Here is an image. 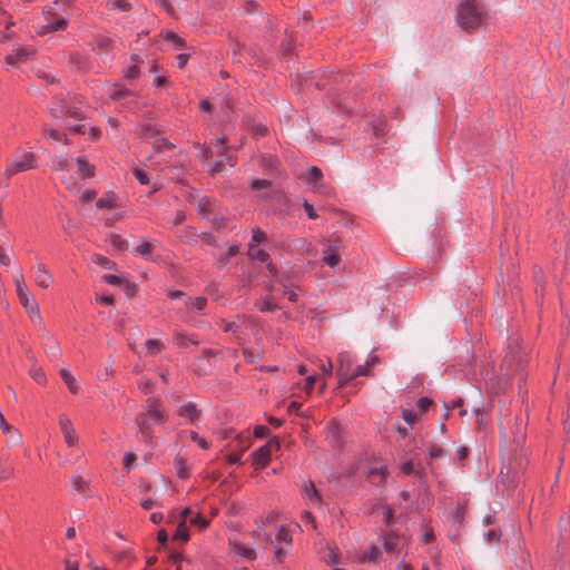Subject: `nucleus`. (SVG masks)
Listing matches in <instances>:
<instances>
[{
    "label": "nucleus",
    "instance_id": "a18cd8bd",
    "mask_svg": "<svg viewBox=\"0 0 570 570\" xmlns=\"http://www.w3.org/2000/svg\"><path fill=\"white\" fill-rule=\"evenodd\" d=\"M235 442V449L239 450L240 453L245 452L252 444L249 438H243L242 435H237Z\"/></svg>",
    "mask_w": 570,
    "mask_h": 570
},
{
    "label": "nucleus",
    "instance_id": "aec40b11",
    "mask_svg": "<svg viewBox=\"0 0 570 570\" xmlns=\"http://www.w3.org/2000/svg\"><path fill=\"white\" fill-rule=\"evenodd\" d=\"M197 209L202 216L210 218V216L214 215L215 202L205 197L200 198L197 204Z\"/></svg>",
    "mask_w": 570,
    "mask_h": 570
},
{
    "label": "nucleus",
    "instance_id": "69168bd1",
    "mask_svg": "<svg viewBox=\"0 0 570 570\" xmlns=\"http://www.w3.org/2000/svg\"><path fill=\"white\" fill-rule=\"evenodd\" d=\"M0 264L6 267L10 265V255L2 247H0Z\"/></svg>",
    "mask_w": 570,
    "mask_h": 570
},
{
    "label": "nucleus",
    "instance_id": "3c124183",
    "mask_svg": "<svg viewBox=\"0 0 570 570\" xmlns=\"http://www.w3.org/2000/svg\"><path fill=\"white\" fill-rule=\"evenodd\" d=\"M403 419L407 424L412 425L417 420V413L414 410H403Z\"/></svg>",
    "mask_w": 570,
    "mask_h": 570
},
{
    "label": "nucleus",
    "instance_id": "37998d69",
    "mask_svg": "<svg viewBox=\"0 0 570 570\" xmlns=\"http://www.w3.org/2000/svg\"><path fill=\"white\" fill-rule=\"evenodd\" d=\"M145 346H146L148 353L154 355V354H157L158 352H160L163 344L158 340H148L145 343Z\"/></svg>",
    "mask_w": 570,
    "mask_h": 570
},
{
    "label": "nucleus",
    "instance_id": "4d7b16f0",
    "mask_svg": "<svg viewBox=\"0 0 570 570\" xmlns=\"http://www.w3.org/2000/svg\"><path fill=\"white\" fill-rule=\"evenodd\" d=\"M271 183L266 179H255L252 181V188L254 190H259L264 188H268Z\"/></svg>",
    "mask_w": 570,
    "mask_h": 570
},
{
    "label": "nucleus",
    "instance_id": "58836bf2",
    "mask_svg": "<svg viewBox=\"0 0 570 570\" xmlns=\"http://www.w3.org/2000/svg\"><path fill=\"white\" fill-rule=\"evenodd\" d=\"M92 262L104 268H108V269H111L114 268L115 264L111 263L106 256H102V255H94L92 256Z\"/></svg>",
    "mask_w": 570,
    "mask_h": 570
},
{
    "label": "nucleus",
    "instance_id": "bf43d9fd",
    "mask_svg": "<svg viewBox=\"0 0 570 570\" xmlns=\"http://www.w3.org/2000/svg\"><path fill=\"white\" fill-rule=\"evenodd\" d=\"M485 538H487V541L492 543V542H499V539H500V533L495 530V529H490L487 533H485Z\"/></svg>",
    "mask_w": 570,
    "mask_h": 570
},
{
    "label": "nucleus",
    "instance_id": "ea45409f",
    "mask_svg": "<svg viewBox=\"0 0 570 570\" xmlns=\"http://www.w3.org/2000/svg\"><path fill=\"white\" fill-rule=\"evenodd\" d=\"M83 458V454L82 453H79V454H76V455H67L65 458H58L59 460V465L61 466H66V465H70V464H75L76 462H78L79 460H81Z\"/></svg>",
    "mask_w": 570,
    "mask_h": 570
},
{
    "label": "nucleus",
    "instance_id": "f257e3e1",
    "mask_svg": "<svg viewBox=\"0 0 570 570\" xmlns=\"http://www.w3.org/2000/svg\"><path fill=\"white\" fill-rule=\"evenodd\" d=\"M485 14V9L480 2L465 0L459 6L456 21L462 29L471 31L482 24Z\"/></svg>",
    "mask_w": 570,
    "mask_h": 570
},
{
    "label": "nucleus",
    "instance_id": "49530a36",
    "mask_svg": "<svg viewBox=\"0 0 570 570\" xmlns=\"http://www.w3.org/2000/svg\"><path fill=\"white\" fill-rule=\"evenodd\" d=\"M189 522L196 527H198L199 529H206L209 524L208 520H206L205 518H203V515L200 513H197L196 515L191 517L189 519Z\"/></svg>",
    "mask_w": 570,
    "mask_h": 570
},
{
    "label": "nucleus",
    "instance_id": "5fc2aeb1",
    "mask_svg": "<svg viewBox=\"0 0 570 570\" xmlns=\"http://www.w3.org/2000/svg\"><path fill=\"white\" fill-rule=\"evenodd\" d=\"M207 304V299L203 296L196 297L191 301V306L196 311H202Z\"/></svg>",
    "mask_w": 570,
    "mask_h": 570
},
{
    "label": "nucleus",
    "instance_id": "412c9836",
    "mask_svg": "<svg viewBox=\"0 0 570 570\" xmlns=\"http://www.w3.org/2000/svg\"><path fill=\"white\" fill-rule=\"evenodd\" d=\"M106 6L110 11L119 13L129 12L131 9V4L128 0H107Z\"/></svg>",
    "mask_w": 570,
    "mask_h": 570
},
{
    "label": "nucleus",
    "instance_id": "e433bc0d",
    "mask_svg": "<svg viewBox=\"0 0 570 570\" xmlns=\"http://www.w3.org/2000/svg\"><path fill=\"white\" fill-rule=\"evenodd\" d=\"M70 167L69 160L65 157H59L52 163V168L56 171H67Z\"/></svg>",
    "mask_w": 570,
    "mask_h": 570
},
{
    "label": "nucleus",
    "instance_id": "7c9ffc66",
    "mask_svg": "<svg viewBox=\"0 0 570 570\" xmlns=\"http://www.w3.org/2000/svg\"><path fill=\"white\" fill-rule=\"evenodd\" d=\"M174 539L181 542H186L189 539V531L185 521L179 522L177 525Z\"/></svg>",
    "mask_w": 570,
    "mask_h": 570
},
{
    "label": "nucleus",
    "instance_id": "a878e982",
    "mask_svg": "<svg viewBox=\"0 0 570 570\" xmlns=\"http://www.w3.org/2000/svg\"><path fill=\"white\" fill-rule=\"evenodd\" d=\"M225 138H217L213 140L212 147L206 148L203 153L205 159L213 157L214 155H220L224 149Z\"/></svg>",
    "mask_w": 570,
    "mask_h": 570
},
{
    "label": "nucleus",
    "instance_id": "680f3d73",
    "mask_svg": "<svg viewBox=\"0 0 570 570\" xmlns=\"http://www.w3.org/2000/svg\"><path fill=\"white\" fill-rule=\"evenodd\" d=\"M139 75V70H138V67L136 65L134 66H130L129 68L126 69L125 71V77L127 79H132V78H136L138 77Z\"/></svg>",
    "mask_w": 570,
    "mask_h": 570
},
{
    "label": "nucleus",
    "instance_id": "338daca9",
    "mask_svg": "<svg viewBox=\"0 0 570 570\" xmlns=\"http://www.w3.org/2000/svg\"><path fill=\"white\" fill-rule=\"evenodd\" d=\"M268 433V429L266 426H263V425H257L255 429H254V435L256 438H264L266 436Z\"/></svg>",
    "mask_w": 570,
    "mask_h": 570
},
{
    "label": "nucleus",
    "instance_id": "c9c22d12",
    "mask_svg": "<svg viewBox=\"0 0 570 570\" xmlns=\"http://www.w3.org/2000/svg\"><path fill=\"white\" fill-rule=\"evenodd\" d=\"M266 240H267V235L262 229H259V228L253 229V236H252L249 244H254L255 246H257L258 244L264 243Z\"/></svg>",
    "mask_w": 570,
    "mask_h": 570
},
{
    "label": "nucleus",
    "instance_id": "423d86ee",
    "mask_svg": "<svg viewBox=\"0 0 570 570\" xmlns=\"http://www.w3.org/2000/svg\"><path fill=\"white\" fill-rule=\"evenodd\" d=\"M59 428L63 435L65 443L68 448H75L79 443V436L75 431L71 420L66 415L59 416Z\"/></svg>",
    "mask_w": 570,
    "mask_h": 570
},
{
    "label": "nucleus",
    "instance_id": "393cba45",
    "mask_svg": "<svg viewBox=\"0 0 570 570\" xmlns=\"http://www.w3.org/2000/svg\"><path fill=\"white\" fill-rule=\"evenodd\" d=\"M232 550L233 552H235L236 554H239L242 557H244L245 559L247 560H254L256 558V553L255 551L243 544V543H239V542H235L232 544Z\"/></svg>",
    "mask_w": 570,
    "mask_h": 570
},
{
    "label": "nucleus",
    "instance_id": "2eb2a0df",
    "mask_svg": "<svg viewBox=\"0 0 570 570\" xmlns=\"http://www.w3.org/2000/svg\"><path fill=\"white\" fill-rule=\"evenodd\" d=\"M307 183L314 191H321L322 184V170L318 167H311L307 174Z\"/></svg>",
    "mask_w": 570,
    "mask_h": 570
},
{
    "label": "nucleus",
    "instance_id": "774afa93",
    "mask_svg": "<svg viewBox=\"0 0 570 570\" xmlns=\"http://www.w3.org/2000/svg\"><path fill=\"white\" fill-rule=\"evenodd\" d=\"M321 370L324 373V375L331 376L333 371V363L331 360H327L326 363L321 365Z\"/></svg>",
    "mask_w": 570,
    "mask_h": 570
},
{
    "label": "nucleus",
    "instance_id": "4be33fe9",
    "mask_svg": "<svg viewBox=\"0 0 570 570\" xmlns=\"http://www.w3.org/2000/svg\"><path fill=\"white\" fill-rule=\"evenodd\" d=\"M323 262L331 267H335L340 263V255L331 244L325 245Z\"/></svg>",
    "mask_w": 570,
    "mask_h": 570
},
{
    "label": "nucleus",
    "instance_id": "bb28decb",
    "mask_svg": "<svg viewBox=\"0 0 570 570\" xmlns=\"http://www.w3.org/2000/svg\"><path fill=\"white\" fill-rule=\"evenodd\" d=\"M70 484L80 494H85L89 490V483L78 474H73L70 478Z\"/></svg>",
    "mask_w": 570,
    "mask_h": 570
},
{
    "label": "nucleus",
    "instance_id": "1a4fd4ad",
    "mask_svg": "<svg viewBox=\"0 0 570 570\" xmlns=\"http://www.w3.org/2000/svg\"><path fill=\"white\" fill-rule=\"evenodd\" d=\"M35 283L41 288H48L52 284L53 277L47 266L42 262L38 261L35 266Z\"/></svg>",
    "mask_w": 570,
    "mask_h": 570
},
{
    "label": "nucleus",
    "instance_id": "473e14b6",
    "mask_svg": "<svg viewBox=\"0 0 570 570\" xmlns=\"http://www.w3.org/2000/svg\"><path fill=\"white\" fill-rule=\"evenodd\" d=\"M3 433L6 434L7 436V441L11 444V445H16V444H19L20 441H21V435L20 433L12 426L10 425V430H2Z\"/></svg>",
    "mask_w": 570,
    "mask_h": 570
},
{
    "label": "nucleus",
    "instance_id": "8fccbe9b",
    "mask_svg": "<svg viewBox=\"0 0 570 570\" xmlns=\"http://www.w3.org/2000/svg\"><path fill=\"white\" fill-rule=\"evenodd\" d=\"M189 436L191 441H194L203 450L209 449V443L204 438L199 436L196 432L190 431Z\"/></svg>",
    "mask_w": 570,
    "mask_h": 570
},
{
    "label": "nucleus",
    "instance_id": "72a5a7b5",
    "mask_svg": "<svg viewBox=\"0 0 570 570\" xmlns=\"http://www.w3.org/2000/svg\"><path fill=\"white\" fill-rule=\"evenodd\" d=\"M97 208L104 209V208H112L115 206V197L114 195H105L101 198L98 199L96 203Z\"/></svg>",
    "mask_w": 570,
    "mask_h": 570
},
{
    "label": "nucleus",
    "instance_id": "13d9d810",
    "mask_svg": "<svg viewBox=\"0 0 570 570\" xmlns=\"http://www.w3.org/2000/svg\"><path fill=\"white\" fill-rule=\"evenodd\" d=\"M49 23L52 26V31L63 30L67 27V21L63 18H57L55 21Z\"/></svg>",
    "mask_w": 570,
    "mask_h": 570
},
{
    "label": "nucleus",
    "instance_id": "c756f323",
    "mask_svg": "<svg viewBox=\"0 0 570 570\" xmlns=\"http://www.w3.org/2000/svg\"><path fill=\"white\" fill-rule=\"evenodd\" d=\"M13 283H14V287H16V292H17L18 296L29 293V289L24 283V277L20 271L14 273Z\"/></svg>",
    "mask_w": 570,
    "mask_h": 570
},
{
    "label": "nucleus",
    "instance_id": "de8ad7c7",
    "mask_svg": "<svg viewBox=\"0 0 570 570\" xmlns=\"http://www.w3.org/2000/svg\"><path fill=\"white\" fill-rule=\"evenodd\" d=\"M151 250L153 244L150 242H144L142 244L138 245L135 249V252L142 257L149 255Z\"/></svg>",
    "mask_w": 570,
    "mask_h": 570
},
{
    "label": "nucleus",
    "instance_id": "20e7f679",
    "mask_svg": "<svg viewBox=\"0 0 570 570\" xmlns=\"http://www.w3.org/2000/svg\"><path fill=\"white\" fill-rule=\"evenodd\" d=\"M354 358L347 352H341L337 355V370L336 375L338 377V387L344 386L346 383L355 379L354 374Z\"/></svg>",
    "mask_w": 570,
    "mask_h": 570
},
{
    "label": "nucleus",
    "instance_id": "6e6d98bb",
    "mask_svg": "<svg viewBox=\"0 0 570 570\" xmlns=\"http://www.w3.org/2000/svg\"><path fill=\"white\" fill-rule=\"evenodd\" d=\"M45 132L49 136L50 139H52L55 141L62 140V138L65 137V134L60 132L57 129L49 128V129H46Z\"/></svg>",
    "mask_w": 570,
    "mask_h": 570
},
{
    "label": "nucleus",
    "instance_id": "b1692460",
    "mask_svg": "<svg viewBox=\"0 0 570 570\" xmlns=\"http://www.w3.org/2000/svg\"><path fill=\"white\" fill-rule=\"evenodd\" d=\"M380 556V550L376 546H370L368 549L364 552H361L357 556V561L363 562H376Z\"/></svg>",
    "mask_w": 570,
    "mask_h": 570
},
{
    "label": "nucleus",
    "instance_id": "09e8293b",
    "mask_svg": "<svg viewBox=\"0 0 570 570\" xmlns=\"http://www.w3.org/2000/svg\"><path fill=\"white\" fill-rule=\"evenodd\" d=\"M134 176L139 181L140 185H148L149 184V177L147 173L138 167L134 168L132 170Z\"/></svg>",
    "mask_w": 570,
    "mask_h": 570
},
{
    "label": "nucleus",
    "instance_id": "c03bdc74",
    "mask_svg": "<svg viewBox=\"0 0 570 570\" xmlns=\"http://www.w3.org/2000/svg\"><path fill=\"white\" fill-rule=\"evenodd\" d=\"M165 40L170 42L176 49L183 48L184 41L174 32H166Z\"/></svg>",
    "mask_w": 570,
    "mask_h": 570
},
{
    "label": "nucleus",
    "instance_id": "39448f33",
    "mask_svg": "<svg viewBox=\"0 0 570 570\" xmlns=\"http://www.w3.org/2000/svg\"><path fill=\"white\" fill-rule=\"evenodd\" d=\"M279 440L276 436L269 439V441L253 452V464L255 469H264L271 461L272 453L279 449Z\"/></svg>",
    "mask_w": 570,
    "mask_h": 570
},
{
    "label": "nucleus",
    "instance_id": "cd10ccee",
    "mask_svg": "<svg viewBox=\"0 0 570 570\" xmlns=\"http://www.w3.org/2000/svg\"><path fill=\"white\" fill-rule=\"evenodd\" d=\"M377 362L376 356H371L366 360L365 364L363 365H356L354 370L355 377L357 376H368L370 375V368Z\"/></svg>",
    "mask_w": 570,
    "mask_h": 570
},
{
    "label": "nucleus",
    "instance_id": "4468645a",
    "mask_svg": "<svg viewBox=\"0 0 570 570\" xmlns=\"http://www.w3.org/2000/svg\"><path fill=\"white\" fill-rule=\"evenodd\" d=\"M59 112L75 119H81L83 117L82 111L78 107H72L65 101L61 102L60 110L55 108L51 109L53 117H59Z\"/></svg>",
    "mask_w": 570,
    "mask_h": 570
},
{
    "label": "nucleus",
    "instance_id": "dca6fc26",
    "mask_svg": "<svg viewBox=\"0 0 570 570\" xmlns=\"http://www.w3.org/2000/svg\"><path fill=\"white\" fill-rule=\"evenodd\" d=\"M338 556H340L338 548L334 544L327 543L325 556L323 557V559L325 560V562H327L328 564H331L333 567V570H345L344 568L338 567L336 564L337 560H338Z\"/></svg>",
    "mask_w": 570,
    "mask_h": 570
},
{
    "label": "nucleus",
    "instance_id": "7ed1b4c3",
    "mask_svg": "<svg viewBox=\"0 0 570 570\" xmlns=\"http://www.w3.org/2000/svg\"><path fill=\"white\" fill-rule=\"evenodd\" d=\"M36 167V158L31 151L17 150L12 158L8 161L4 176L10 178L19 173L32 169Z\"/></svg>",
    "mask_w": 570,
    "mask_h": 570
},
{
    "label": "nucleus",
    "instance_id": "2f4dec72",
    "mask_svg": "<svg viewBox=\"0 0 570 570\" xmlns=\"http://www.w3.org/2000/svg\"><path fill=\"white\" fill-rule=\"evenodd\" d=\"M176 473L179 478L186 479L189 475V470L186 461L183 458H176L174 461Z\"/></svg>",
    "mask_w": 570,
    "mask_h": 570
},
{
    "label": "nucleus",
    "instance_id": "f704fd0d",
    "mask_svg": "<svg viewBox=\"0 0 570 570\" xmlns=\"http://www.w3.org/2000/svg\"><path fill=\"white\" fill-rule=\"evenodd\" d=\"M257 306L261 312H272L277 307V305L272 301L271 296L264 297L261 303H257Z\"/></svg>",
    "mask_w": 570,
    "mask_h": 570
},
{
    "label": "nucleus",
    "instance_id": "a19ab883",
    "mask_svg": "<svg viewBox=\"0 0 570 570\" xmlns=\"http://www.w3.org/2000/svg\"><path fill=\"white\" fill-rule=\"evenodd\" d=\"M131 92L126 89V88H122V87H116L111 92H110V99L112 100H121L126 97H128Z\"/></svg>",
    "mask_w": 570,
    "mask_h": 570
},
{
    "label": "nucleus",
    "instance_id": "c85d7f7f",
    "mask_svg": "<svg viewBox=\"0 0 570 570\" xmlns=\"http://www.w3.org/2000/svg\"><path fill=\"white\" fill-rule=\"evenodd\" d=\"M59 373H60L61 379L63 380V382L68 386L69 391L71 393H77L78 392V385L76 383V379L71 375V373L68 370H66V368H61Z\"/></svg>",
    "mask_w": 570,
    "mask_h": 570
},
{
    "label": "nucleus",
    "instance_id": "a211bd4d",
    "mask_svg": "<svg viewBox=\"0 0 570 570\" xmlns=\"http://www.w3.org/2000/svg\"><path fill=\"white\" fill-rule=\"evenodd\" d=\"M293 249L297 250L302 255L315 256L316 249L305 239L296 238L293 240Z\"/></svg>",
    "mask_w": 570,
    "mask_h": 570
},
{
    "label": "nucleus",
    "instance_id": "0eeeda50",
    "mask_svg": "<svg viewBox=\"0 0 570 570\" xmlns=\"http://www.w3.org/2000/svg\"><path fill=\"white\" fill-rule=\"evenodd\" d=\"M18 298L21 305L24 307L28 316L33 322H41L39 305L30 292L18 296Z\"/></svg>",
    "mask_w": 570,
    "mask_h": 570
},
{
    "label": "nucleus",
    "instance_id": "9b49d317",
    "mask_svg": "<svg viewBox=\"0 0 570 570\" xmlns=\"http://www.w3.org/2000/svg\"><path fill=\"white\" fill-rule=\"evenodd\" d=\"M303 278V272L296 268L291 269L286 273L281 279V285L283 287V293H287L288 288H294L297 283H299Z\"/></svg>",
    "mask_w": 570,
    "mask_h": 570
},
{
    "label": "nucleus",
    "instance_id": "f8f14e48",
    "mask_svg": "<svg viewBox=\"0 0 570 570\" xmlns=\"http://www.w3.org/2000/svg\"><path fill=\"white\" fill-rule=\"evenodd\" d=\"M387 476V470L382 464L375 463L367 471V479L374 485L382 484Z\"/></svg>",
    "mask_w": 570,
    "mask_h": 570
},
{
    "label": "nucleus",
    "instance_id": "9d476101",
    "mask_svg": "<svg viewBox=\"0 0 570 570\" xmlns=\"http://www.w3.org/2000/svg\"><path fill=\"white\" fill-rule=\"evenodd\" d=\"M32 49L19 47L16 48L10 55L6 57V62L11 66H18L32 55Z\"/></svg>",
    "mask_w": 570,
    "mask_h": 570
},
{
    "label": "nucleus",
    "instance_id": "0e129e2a",
    "mask_svg": "<svg viewBox=\"0 0 570 570\" xmlns=\"http://www.w3.org/2000/svg\"><path fill=\"white\" fill-rule=\"evenodd\" d=\"M188 58H189V55L187 53H180L176 57V63H177V67L183 69L187 61H188Z\"/></svg>",
    "mask_w": 570,
    "mask_h": 570
},
{
    "label": "nucleus",
    "instance_id": "603ef678",
    "mask_svg": "<svg viewBox=\"0 0 570 570\" xmlns=\"http://www.w3.org/2000/svg\"><path fill=\"white\" fill-rule=\"evenodd\" d=\"M277 540L281 542L289 543L292 541V537L288 530L282 527L277 532Z\"/></svg>",
    "mask_w": 570,
    "mask_h": 570
},
{
    "label": "nucleus",
    "instance_id": "79ce46f5",
    "mask_svg": "<svg viewBox=\"0 0 570 570\" xmlns=\"http://www.w3.org/2000/svg\"><path fill=\"white\" fill-rule=\"evenodd\" d=\"M30 376L39 384H46V375L42 368L33 366L30 370Z\"/></svg>",
    "mask_w": 570,
    "mask_h": 570
},
{
    "label": "nucleus",
    "instance_id": "4c0bfd02",
    "mask_svg": "<svg viewBox=\"0 0 570 570\" xmlns=\"http://www.w3.org/2000/svg\"><path fill=\"white\" fill-rule=\"evenodd\" d=\"M102 278L107 284H110V285L120 286V285L125 284L126 286L130 287V284L128 282L124 281L121 277L116 276V275L107 274V275H104Z\"/></svg>",
    "mask_w": 570,
    "mask_h": 570
},
{
    "label": "nucleus",
    "instance_id": "f03ea898",
    "mask_svg": "<svg viewBox=\"0 0 570 570\" xmlns=\"http://www.w3.org/2000/svg\"><path fill=\"white\" fill-rule=\"evenodd\" d=\"M144 409V412L136 416L135 423L141 435L148 439L151 435L149 421H153L155 424H161L166 421V414L160 402L156 399H148Z\"/></svg>",
    "mask_w": 570,
    "mask_h": 570
},
{
    "label": "nucleus",
    "instance_id": "864d4df0",
    "mask_svg": "<svg viewBox=\"0 0 570 570\" xmlns=\"http://www.w3.org/2000/svg\"><path fill=\"white\" fill-rule=\"evenodd\" d=\"M111 39L106 36H100L96 40V45L100 49H108L111 46Z\"/></svg>",
    "mask_w": 570,
    "mask_h": 570
},
{
    "label": "nucleus",
    "instance_id": "6ab92c4d",
    "mask_svg": "<svg viewBox=\"0 0 570 570\" xmlns=\"http://www.w3.org/2000/svg\"><path fill=\"white\" fill-rule=\"evenodd\" d=\"M76 163L77 173L80 178H90L95 175V167L90 165L86 158L79 157Z\"/></svg>",
    "mask_w": 570,
    "mask_h": 570
},
{
    "label": "nucleus",
    "instance_id": "e2e57ef3",
    "mask_svg": "<svg viewBox=\"0 0 570 570\" xmlns=\"http://www.w3.org/2000/svg\"><path fill=\"white\" fill-rule=\"evenodd\" d=\"M431 404H432V401L428 397H421L417 402V406L421 412L428 411V409L430 407Z\"/></svg>",
    "mask_w": 570,
    "mask_h": 570
},
{
    "label": "nucleus",
    "instance_id": "ddd939ff",
    "mask_svg": "<svg viewBox=\"0 0 570 570\" xmlns=\"http://www.w3.org/2000/svg\"><path fill=\"white\" fill-rule=\"evenodd\" d=\"M302 494L306 500L309 501L311 504L315 507H321L322 498L318 491L316 490L314 483L312 481L304 482L302 485Z\"/></svg>",
    "mask_w": 570,
    "mask_h": 570
},
{
    "label": "nucleus",
    "instance_id": "f3484780",
    "mask_svg": "<svg viewBox=\"0 0 570 570\" xmlns=\"http://www.w3.org/2000/svg\"><path fill=\"white\" fill-rule=\"evenodd\" d=\"M177 413L179 416L186 419V421L190 423H193L199 415V411L194 403H186L180 405L177 410Z\"/></svg>",
    "mask_w": 570,
    "mask_h": 570
},
{
    "label": "nucleus",
    "instance_id": "5701e85b",
    "mask_svg": "<svg viewBox=\"0 0 570 570\" xmlns=\"http://www.w3.org/2000/svg\"><path fill=\"white\" fill-rule=\"evenodd\" d=\"M247 255L250 259H256L262 263H267L269 261V254L254 244H248Z\"/></svg>",
    "mask_w": 570,
    "mask_h": 570
},
{
    "label": "nucleus",
    "instance_id": "052dcab7",
    "mask_svg": "<svg viewBox=\"0 0 570 570\" xmlns=\"http://www.w3.org/2000/svg\"><path fill=\"white\" fill-rule=\"evenodd\" d=\"M401 471L404 473V474H414L416 473L415 469H414V464L412 461H407V462H404L402 465H401Z\"/></svg>",
    "mask_w": 570,
    "mask_h": 570
},
{
    "label": "nucleus",
    "instance_id": "6e6552de",
    "mask_svg": "<svg viewBox=\"0 0 570 570\" xmlns=\"http://www.w3.org/2000/svg\"><path fill=\"white\" fill-rule=\"evenodd\" d=\"M406 539L393 532H389L383 537V547L387 553H397L401 548L406 544Z\"/></svg>",
    "mask_w": 570,
    "mask_h": 570
}]
</instances>
